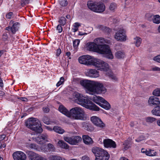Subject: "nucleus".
Instances as JSON below:
<instances>
[{"instance_id": "58836bf2", "label": "nucleus", "mask_w": 160, "mask_h": 160, "mask_svg": "<svg viewBox=\"0 0 160 160\" xmlns=\"http://www.w3.org/2000/svg\"><path fill=\"white\" fill-rule=\"evenodd\" d=\"M59 4L62 7L66 6L68 3L67 0H59Z\"/></svg>"}, {"instance_id": "aec40b11", "label": "nucleus", "mask_w": 160, "mask_h": 160, "mask_svg": "<svg viewBox=\"0 0 160 160\" xmlns=\"http://www.w3.org/2000/svg\"><path fill=\"white\" fill-rule=\"evenodd\" d=\"M58 147L65 149H69V145L62 140H59L57 143Z\"/></svg>"}, {"instance_id": "bb28decb", "label": "nucleus", "mask_w": 160, "mask_h": 160, "mask_svg": "<svg viewBox=\"0 0 160 160\" xmlns=\"http://www.w3.org/2000/svg\"><path fill=\"white\" fill-rule=\"evenodd\" d=\"M152 113L154 115L160 117V106H158L153 108L151 111Z\"/></svg>"}, {"instance_id": "9b49d317", "label": "nucleus", "mask_w": 160, "mask_h": 160, "mask_svg": "<svg viewBox=\"0 0 160 160\" xmlns=\"http://www.w3.org/2000/svg\"><path fill=\"white\" fill-rule=\"evenodd\" d=\"M35 141L39 144L41 145V146H40V148H45L47 149V152L48 151L47 148H46L47 146L44 144V143L46 142L49 141L47 135L46 134H42L37 137L35 139Z\"/></svg>"}, {"instance_id": "dca6fc26", "label": "nucleus", "mask_w": 160, "mask_h": 160, "mask_svg": "<svg viewBox=\"0 0 160 160\" xmlns=\"http://www.w3.org/2000/svg\"><path fill=\"white\" fill-rule=\"evenodd\" d=\"M28 155L31 160H47L46 158L32 151L28 152Z\"/></svg>"}, {"instance_id": "423d86ee", "label": "nucleus", "mask_w": 160, "mask_h": 160, "mask_svg": "<svg viewBox=\"0 0 160 160\" xmlns=\"http://www.w3.org/2000/svg\"><path fill=\"white\" fill-rule=\"evenodd\" d=\"M25 123L27 128L37 133H40L42 131L40 122L36 118H30Z\"/></svg>"}, {"instance_id": "cd10ccee", "label": "nucleus", "mask_w": 160, "mask_h": 160, "mask_svg": "<svg viewBox=\"0 0 160 160\" xmlns=\"http://www.w3.org/2000/svg\"><path fill=\"white\" fill-rule=\"evenodd\" d=\"M142 41V39L140 38L136 37L133 38V43L135 45L136 47H138L140 46Z\"/></svg>"}, {"instance_id": "4c0bfd02", "label": "nucleus", "mask_w": 160, "mask_h": 160, "mask_svg": "<svg viewBox=\"0 0 160 160\" xmlns=\"http://www.w3.org/2000/svg\"><path fill=\"white\" fill-rule=\"evenodd\" d=\"M80 26V23L78 22L74 23L73 25V28L72 29V31L74 32H76L78 30V28Z\"/></svg>"}, {"instance_id": "338daca9", "label": "nucleus", "mask_w": 160, "mask_h": 160, "mask_svg": "<svg viewBox=\"0 0 160 160\" xmlns=\"http://www.w3.org/2000/svg\"><path fill=\"white\" fill-rule=\"evenodd\" d=\"M120 160H128V159L125 157H122L120 158Z\"/></svg>"}, {"instance_id": "1a4fd4ad", "label": "nucleus", "mask_w": 160, "mask_h": 160, "mask_svg": "<svg viewBox=\"0 0 160 160\" xmlns=\"http://www.w3.org/2000/svg\"><path fill=\"white\" fill-rule=\"evenodd\" d=\"M114 38L118 41L124 42L126 41L127 38L125 30L122 28H120L116 32Z\"/></svg>"}, {"instance_id": "5701e85b", "label": "nucleus", "mask_w": 160, "mask_h": 160, "mask_svg": "<svg viewBox=\"0 0 160 160\" xmlns=\"http://www.w3.org/2000/svg\"><path fill=\"white\" fill-rule=\"evenodd\" d=\"M59 111L63 114L69 117V111H68L66 108L62 105H60L58 108Z\"/></svg>"}, {"instance_id": "6ab92c4d", "label": "nucleus", "mask_w": 160, "mask_h": 160, "mask_svg": "<svg viewBox=\"0 0 160 160\" xmlns=\"http://www.w3.org/2000/svg\"><path fill=\"white\" fill-rule=\"evenodd\" d=\"M19 25V22H16L13 24L12 27L9 26L7 27L6 29L8 31H11L12 33L14 34L18 30Z\"/></svg>"}, {"instance_id": "c85d7f7f", "label": "nucleus", "mask_w": 160, "mask_h": 160, "mask_svg": "<svg viewBox=\"0 0 160 160\" xmlns=\"http://www.w3.org/2000/svg\"><path fill=\"white\" fill-rule=\"evenodd\" d=\"M53 130L56 132L60 134H62L65 132V131L63 129L58 126H54L53 128Z\"/></svg>"}, {"instance_id": "7ed1b4c3", "label": "nucleus", "mask_w": 160, "mask_h": 160, "mask_svg": "<svg viewBox=\"0 0 160 160\" xmlns=\"http://www.w3.org/2000/svg\"><path fill=\"white\" fill-rule=\"evenodd\" d=\"M93 41L98 48L102 51L100 54H103L108 59L113 58L114 56L109 46L105 44L108 43L106 40L102 38H98L95 39Z\"/></svg>"}, {"instance_id": "de8ad7c7", "label": "nucleus", "mask_w": 160, "mask_h": 160, "mask_svg": "<svg viewBox=\"0 0 160 160\" xmlns=\"http://www.w3.org/2000/svg\"><path fill=\"white\" fill-rule=\"evenodd\" d=\"M43 121L44 122L47 124H50V122L49 121L48 118L47 117H44L43 118Z\"/></svg>"}, {"instance_id": "c756f323", "label": "nucleus", "mask_w": 160, "mask_h": 160, "mask_svg": "<svg viewBox=\"0 0 160 160\" xmlns=\"http://www.w3.org/2000/svg\"><path fill=\"white\" fill-rule=\"evenodd\" d=\"M152 21L154 23L156 24H159L160 23V16L158 15H153Z\"/></svg>"}, {"instance_id": "052dcab7", "label": "nucleus", "mask_w": 160, "mask_h": 160, "mask_svg": "<svg viewBox=\"0 0 160 160\" xmlns=\"http://www.w3.org/2000/svg\"><path fill=\"white\" fill-rule=\"evenodd\" d=\"M19 99L21 100L22 101H25V102L27 101V100H28V99L27 98H24V97H20V98H19Z\"/></svg>"}, {"instance_id": "f257e3e1", "label": "nucleus", "mask_w": 160, "mask_h": 160, "mask_svg": "<svg viewBox=\"0 0 160 160\" xmlns=\"http://www.w3.org/2000/svg\"><path fill=\"white\" fill-rule=\"evenodd\" d=\"M79 84L89 94H104L107 91L103 84L97 81L83 79L80 81Z\"/></svg>"}, {"instance_id": "473e14b6", "label": "nucleus", "mask_w": 160, "mask_h": 160, "mask_svg": "<svg viewBox=\"0 0 160 160\" xmlns=\"http://www.w3.org/2000/svg\"><path fill=\"white\" fill-rule=\"evenodd\" d=\"M132 142L128 140L125 141L123 144L124 145V150H126L130 148L131 146Z\"/></svg>"}, {"instance_id": "49530a36", "label": "nucleus", "mask_w": 160, "mask_h": 160, "mask_svg": "<svg viewBox=\"0 0 160 160\" xmlns=\"http://www.w3.org/2000/svg\"><path fill=\"white\" fill-rule=\"evenodd\" d=\"M56 30L59 33H61L62 31V28L61 25H58L56 27Z\"/></svg>"}, {"instance_id": "0e129e2a", "label": "nucleus", "mask_w": 160, "mask_h": 160, "mask_svg": "<svg viewBox=\"0 0 160 160\" xmlns=\"http://www.w3.org/2000/svg\"><path fill=\"white\" fill-rule=\"evenodd\" d=\"M46 128L48 130L50 131H52L53 130V129L52 128H50L49 126H47L46 127Z\"/></svg>"}, {"instance_id": "6e6552de", "label": "nucleus", "mask_w": 160, "mask_h": 160, "mask_svg": "<svg viewBox=\"0 0 160 160\" xmlns=\"http://www.w3.org/2000/svg\"><path fill=\"white\" fill-rule=\"evenodd\" d=\"M87 5L90 9L97 12H102L105 9V5L101 2L94 3L92 2L89 1L87 3Z\"/></svg>"}, {"instance_id": "13d9d810", "label": "nucleus", "mask_w": 160, "mask_h": 160, "mask_svg": "<svg viewBox=\"0 0 160 160\" xmlns=\"http://www.w3.org/2000/svg\"><path fill=\"white\" fill-rule=\"evenodd\" d=\"M32 0H22L23 3L25 4L29 3Z\"/></svg>"}, {"instance_id": "4be33fe9", "label": "nucleus", "mask_w": 160, "mask_h": 160, "mask_svg": "<svg viewBox=\"0 0 160 160\" xmlns=\"http://www.w3.org/2000/svg\"><path fill=\"white\" fill-rule=\"evenodd\" d=\"M29 147L31 148L36 149L39 151L43 152H47V149L44 148H40V146H37L35 144L32 143L29 145Z\"/></svg>"}, {"instance_id": "2f4dec72", "label": "nucleus", "mask_w": 160, "mask_h": 160, "mask_svg": "<svg viewBox=\"0 0 160 160\" xmlns=\"http://www.w3.org/2000/svg\"><path fill=\"white\" fill-rule=\"evenodd\" d=\"M49 160H66L64 158H62L59 156L52 155L49 157Z\"/></svg>"}, {"instance_id": "c03bdc74", "label": "nucleus", "mask_w": 160, "mask_h": 160, "mask_svg": "<svg viewBox=\"0 0 160 160\" xmlns=\"http://www.w3.org/2000/svg\"><path fill=\"white\" fill-rule=\"evenodd\" d=\"M153 60L155 62L160 63V54L154 57Z\"/></svg>"}, {"instance_id": "774afa93", "label": "nucleus", "mask_w": 160, "mask_h": 160, "mask_svg": "<svg viewBox=\"0 0 160 160\" xmlns=\"http://www.w3.org/2000/svg\"><path fill=\"white\" fill-rule=\"evenodd\" d=\"M157 30L158 32L160 33V25L158 27Z\"/></svg>"}, {"instance_id": "7c9ffc66", "label": "nucleus", "mask_w": 160, "mask_h": 160, "mask_svg": "<svg viewBox=\"0 0 160 160\" xmlns=\"http://www.w3.org/2000/svg\"><path fill=\"white\" fill-rule=\"evenodd\" d=\"M107 75L114 82H117L118 81V78L117 76L112 72H108L107 73Z\"/></svg>"}, {"instance_id": "5fc2aeb1", "label": "nucleus", "mask_w": 160, "mask_h": 160, "mask_svg": "<svg viewBox=\"0 0 160 160\" xmlns=\"http://www.w3.org/2000/svg\"><path fill=\"white\" fill-rule=\"evenodd\" d=\"M61 52V50L60 48H58L57 49L56 52V55L57 56H59Z\"/></svg>"}, {"instance_id": "a19ab883", "label": "nucleus", "mask_w": 160, "mask_h": 160, "mask_svg": "<svg viewBox=\"0 0 160 160\" xmlns=\"http://www.w3.org/2000/svg\"><path fill=\"white\" fill-rule=\"evenodd\" d=\"M80 43L79 39H76L73 41V46L74 48H77Z\"/></svg>"}, {"instance_id": "603ef678", "label": "nucleus", "mask_w": 160, "mask_h": 160, "mask_svg": "<svg viewBox=\"0 0 160 160\" xmlns=\"http://www.w3.org/2000/svg\"><path fill=\"white\" fill-rule=\"evenodd\" d=\"M141 152L142 153L145 154L146 155H148V150H147L144 148H142L141 149Z\"/></svg>"}, {"instance_id": "3c124183", "label": "nucleus", "mask_w": 160, "mask_h": 160, "mask_svg": "<svg viewBox=\"0 0 160 160\" xmlns=\"http://www.w3.org/2000/svg\"><path fill=\"white\" fill-rule=\"evenodd\" d=\"M13 15L12 12H10L6 15V18H7L10 19L11 18Z\"/></svg>"}, {"instance_id": "f704fd0d", "label": "nucleus", "mask_w": 160, "mask_h": 160, "mask_svg": "<svg viewBox=\"0 0 160 160\" xmlns=\"http://www.w3.org/2000/svg\"><path fill=\"white\" fill-rule=\"evenodd\" d=\"M148 156L150 157H153L157 156V153L154 150L149 149L148 150Z\"/></svg>"}, {"instance_id": "e433bc0d", "label": "nucleus", "mask_w": 160, "mask_h": 160, "mask_svg": "<svg viewBox=\"0 0 160 160\" xmlns=\"http://www.w3.org/2000/svg\"><path fill=\"white\" fill-rule=\"evenodd\" d=\"M152 94L157 97L160 96V88H157L152 92Z\"/></svg>"}, {"instance_id": "ea45409f", "label": "nucleus", "mask_w": 160, "mask_h": 160, "mask_svg": "<svg viewBox=\"0 0 160 160\" xmlns=\"http://www.w3.org/2000/svg\"><path fill=\"white\" fill-rule=\"evenodd\" d=\"M59 22L62 26H64L66 23V19L64 17H61L59 20Z\"/></svg>"}, {"instance_id": "680f3d73", "label": "nucleus", "mask_w": 160, "mask_h": 160, "mask_svg": "<svg viewBox=\"0 0 160 160\" xmlns=\"http://www.w3.org/2000/svg\"><path fill=\"white\" fill-rule=\"evenodd\" d=\"M5 95V93L3 92L0 91V97H2L4 96Z\"/></svg>"}, {"instance_id": "864d4df0", "label": "nucleus", "mask_w": 160, "mask_h": 160, "mask_svg": "<svg viewBox=\"0 0 160 160\" xmlns=\"http://www.w3.org/2000/svg\"><path fill=\"white\" fill-rule=\"evenodd\" d=\"M43 112L45 113H48L49 111V108L48 107H44L43 108Z\"/></svg>"}, {"instance_id": "a18cd8bd", "label": "nucleus", "mask_w": 160, "mask_h": 160, "mask_svg": "<svg viewBox=\"0 0 160 160\" xmlns=\"http://www.w3.org/2000/svg\"><path fill=\"white\" fill-rule=\"evenodd\" d=\"M48 149L51 151H53L55 150V148L54 146L52 144H48Z\"/></svg>"}, {"instance_id": "6e6d98bb", "label": "nucleus", "mask_w": 160, "mask_h": 160, "mask_svg": "<svg viewBox=\"0 0 160 160\" xmlns=\"http://www.w3.org/2000/svg\"><path fill=\"white\" fill-rule=\"evenodd\" d=\"M82 160H90V159L88 157L85 156L82 157Z\"/></svg>"}, {"instance_id": "a878e982", "label": "nucleus", "mask_w": 160, "mask_h": 160, "mask_svg": "<svg viewBox=\"0 0 160 160\" xmlns=\"http://www.w3.org/2000/svg\"><path fill=\"white\" fill-rule=\"evenodd\" d=\"M115 56L116 58L121 59L124 58L125 56V53L122 51H117L115 54Z\"/></svg>"}, {"instance_id": "9d476101", "label": "nucleus", "mask_w": 160, "mask_h": 160, "mask_svg": "<svg viewBox=\"0 0 160 160\" xmlns=\"http://www.w3.org/2000/svg\"><path fill=\"white\" fill-rule=\"evenodd\" d=\"M64 140L71 145H77L82 141V138L78 136H73L71 137H64Z\"/></svg>"}, {"instance_id": "412c9836", "label": "nucleus", "mask_w": 160, "mask_h": 160, "mask_svg": "<svg viewBox=\"0 0 160 160\" xmlns=\"http://www.w3.org/2000/svg\"><path fill=\"white\" fill-rule=\"evenodd\" d=\"M82 138L83 142L86 144L90 145L93 143L92 138L88 136L83 135Z\"/></svg>"}, {"instance_id": "39448f33", "label": "nucleus", "mask_w": 160, "mask_h": 160, "mask_svg": "<svg viewBox=\"0 0 160 160\" xmlns=\"http://www.w3.org/2000/svg\"><path fill=\"white\" fill-rule=\"evenodd\" d=\"M68 117L74 120H85L87 115L82 108L77 107L70 110Z\"/></svg>"}, {"instance_id": "393cba45", "label": "nucleus", "mask_w": 160, "mask_h": 160, "mask_svg": "<svg viewBox=\"0 0 160 160\" xmlns=\"http://www.w3.org/2000/svg\"><path fill=\"white\" fill-rule=\"evenodd\" d=\"M99 106L106 110H109L111 108L110 104L104 99H103V101L101 103Z\"/></svg>"}, {"instance_id": "f3484780", "label": "nucleus", "mask_w": 160, "mask_h": 160, "mask_svg": "<svg viewBox=\"0 0 160 160\" xmlns=\"http://www.w3.org/2000/svg\"><path fill=\"white\" fill-rule=\"evenodd\" d=\"M12 156L14 160H25L26 159V155L21 151H17L13 153Z\"/></svg>"}, {"instance_id": "4d7b16f0", "label": "nucleus", "mask_w": 160, "mask_h": 160, "mask_svg": "<svg viewBox=\"0 0 160 160\" xmlns=\"http://www.w3.org/2000/svg\"><path fill=\"white\" fill-rule=\"evenodd\" d=\"M0 86L1 88L3 87V84L2 79L0 77Z\"/></svg>"}, {"instance_id": "e2e57ef3", "label": "nucleus", "mask_w": 160, "mask_h": 160, "mask_svg": "<svg viewBox=\"0 0 160 160\" xmlns=\"http://www.w3.org/2000/svg\"><path fill=\"white\" fill-rule=\"evenodd\" d=\"M157 124L158 126L160 127V118L157 120Z\"/></svg>"}, {"instance_id": "2eb2a0df", "label": "nucleus", "mask_w": 160, "mask_h": 160, "mask_svg": "<svg viewBox=\"0 0 160 160\" xmlns=\"http://www.w3.org/2000/svg\"><path fill=\"white\" fill-rule=\"evenodd\" d=\"M91 120L95 125L100 127L103 128L105 125L102 122L100 118L96 116H92L91 118Z\"/></svg>"}, {"instance_id": "bf43d9fd", "label": "nucleus", "mask_w": 160, "mask_h": 160, "mask_svg": "<svg viewBox=\"0 0 160 160\" xmlns=\"http://www.w3.org/2000/svg\"><path fill=\"white\" fill-rule=\"evenodd\" d=\"M6 137L5 135H2L0 136V140H3Z\"/></svg>"}, {"instance_id": "f8f14e48", "label": "nucleus", "mask_w": 160, "mask_h": 160, "mask_svg": "<svg viewBox=\"0 0 160 160\" xmlns=\"http://www.w3.org/2000/svg\"><path fill=\"white\" fill-rule=\"evenodd\" d=\"M85 75L87 77L96 78L99 77V72L95 69H88L85 72Z\"/></svg>"}, {"instance_id": "c9c22d12", "label": "nucleus", "mask_w": 160, "mask_h": 160, "mask_svg": "<svg viewBox=\"0 0 160 160\" xmlns=\"http://www.w3.org/2000/svg\"><path fill=\"white\" fill-rule=\"evenodd\" d=\"M117 7V5L114 3H111L109 7V9L112 12H114Z\"/></svg>"}, {"instance_id": "69168bd1", "label": "nucleus", "mask_w": 160, "mask_h": 160, "mask_svg": "<svg viewBox=\"0 0 160 160\" xmlns=\"http://www.w3.org/2000/svg\"><path fill=\"white\" fill-rule=\"evenodd\" d=\"M87 33H83L82 32H79L78 33V35H87Z\"/></svg>"}, {"instance_id": "79ce46f5", "label": "nucleus", "mask_w": 160, "mask_h": 160, "mask_svg": "<svg viewBox=\"0 0 160 160\" xmlns=\"http://www.w3.org/2000/svg\"><path fill=\"white\" fill-rule=\"evenodd\" d=\"M156 120L155 118L152 117H148L146 118V121L147 122L152 123Z\"/></svg>"}, {"instance_id": "4468645a", "label": "nucleus", "mask_w": 160, "mask_h": 160, "mask_svg": "<svg viewBox=\"0 0 160 160\" xmlns=\"http://www.w3.org/2000/svg\"><path fill=\"white\" fill-rule=\"evenodd\" d=\"M103 146L107 148H115L117 147L116 142L108 138H105L103 140Z\"/></svg>"}, {"instance_id": "ddd939ff", "label": "nucleus", "mask_w": 160, "mask_h": 160, "mask_svg": "<svg viewBox=\"0 0 160 160\" xmlns=\"http://www.w3.org/2000/svg\"><path fill=\"white\" fill-rule=\"evenodd\" d=\"M85 48L89 51L96 52L100 54L102 51L97 47L94 42H90L87 43L85 46Z\"/></svg>"}, {"instance_id": "a211bd4d", "label": "nucleus", "mask_w": 160, "mask_h": 160, "mask_svg": "<svg viewBox=\"0 0 160 160\" xmlns=\"http://www.w3.org/2000/svg\"><path fill=\"white\" fill-rule=\"evenodd\" d=\"M148 104L151 106H158L160 105V101L159 98L153 96H151L148 100Z\"/></svg>"}, {"instance_id": "37998d69", "label": "nucleus", "mask_w": 160, "mask_h": 160, "mask_svg": "<svg viewBox=\"0 0 160 160\" xmlns=\"http://www.w3.org/2000/svg\"><path fill=\"white\" fill-rule=\"evenodd\" d=\"M65 81L64 78L62 77H61L60 78V80L57 82L56 84L57 87H59L60 85L62 84Z\"/></svg>"}, {"instance_id": "72a5a7b5", "label": "nucleus", "mask_w": 160, "mask_h": 160, "mask_svg": "<svg viewBox=\"0 0 160 160\" xmlns=\"http://www.w3.org/2000/svg\"><path fill=\"white\" fill-rule=\"evenodd\" d=\"M98 28L107 32H109L111 31V30L110 28L106 27L102 25H98Z\"/></svg>"}, {"instance_id": "8fccbe9b", "label": "nucleus", "mask_w": 160, "mask_h": 160, "mask_svg": "<svg viewBox=\"0 0 160 160\" xmlns=\"http://www.w3.org/2000/svg\"><path fill=\"white\" fill-rule=\"evenodd\" d=\"M152 70L154 71L159 72L160 71V68L155 66L152 68Z\"/></svg>"}, {"instance_id": "20e7f679", "label": "nucleus", "mask_w": 160, "mask_h": 160, "mask_svg": "<svg viewBox=\"0 0 160 160\" xmlns=\"http://www.w3.org/2000/svg\"><path fill=\"white\" fill-rule=\"evenodd\" d=\"M75 100L78 104L86 108L91 110L98 111L99 108L95 104L92 103L82 94L78 92L74 93Z\"/></svg>"}, {"instance_id": "f03ea898", "label": "nucleus", "mask_w": 160, "mask_h": 160, "mask_svg": "<svg viewBox=\"0 0 160 160\" xmlns=\"http://www.w3.org/2000/svg\"><path fill=\"white\" fill-rule=\"evenodd\" d=\"M79 62L87 66L92 65L98 70L107 71L109 69L108 64L104 61L89 55H82L78 58Z\"/></svg>"}, {"instance_id": "09e8293b", "label": "nucleus", "mask_w": 160, "mask_h": 160, "mask_svg": "<svg viewBox=\"0 0 160 160\" xmlns=\"http://www.w3.org/2000/svg\"><path fill=\"white\" fill-rule=\"evenodd\" d=\"M153 15V14L150 13H147L145 15V17L148 19H149L150 18L152 17Z\"/></svg>"}, {"instance_id": "0eeeda50", "label": "nucleus", "mask_w": 160, "mask_h": 160, "mask_svg": "<svg viewBox=\"0 0 160 160\" xmlns=\"http://www.w3.org/2000/svg\"><path fill=\"white\" fill-rule=\"evenodd\" d=\"M92 151L95 156V160H108L109 155L104 149L98 147H95L92 149Z\"/></svg>"}, {"instance_id": "b1692460", "label": "nucleus", "mask_w": 160, "mask_h": 160, "mask_svg": "<svg viewBox=\"0 0 160 160\" xmlns=\"http://www.w3.org/2000/svg\"><path fill=\"white\" fill-rule=\"evenodd\" d=\"M104 99L101 97L96 96H94L92 100L96 103L100 105L101 103L103 101Z\"/></svg>"}]
</instances>
